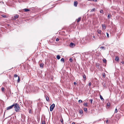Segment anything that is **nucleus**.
I'll return each mask as SVG.
<instances>
[{"mask_svg": "<svg viewBox=\"0 0 124 124\" xmlns=\"http://www.w3.org/2000/svg\"><path fill=\"white\" fill-rule=\"evenodd\" d=\"M14 108L16 112H18L19 111H20V108L19 106V104L16 103H14Z\"/></svg>", "mask_w": 124, "mask_h": 124, "instance_id": "nucleus-1", "label": "nucleus"}, {"mask_svg": "<svg viewBox=\"0 0 124 124\" xmlns=\"http://www.w3.org/2000/svg\"><path fill=\"white\" fill-rule=\"evenodd\" d=\"M99 36V38L100 39H101L103 40H104L105 39V36L103 35V34H102L101 35H100V36L98 35Z\"/></svg>", "mask_w": 124, "mask_h": 124, "instance_id": "nucleus-2", "label": "nucleus"}, {"mask_svg": "<svg viewBox=\"0 0 124 124\" xmlns=\"http://www.w3.org/2000/svg\"><path fill=\"white\" fill-rule=\"evenodd\" d=\"M55 106V104L54 103H53L52 105L50 106V111H52L53 110Z\"/></svg>", "mask_w": 124, "mask_h": 124, "instance_id": "nucleus-3", "label": "nucleus"}, {"mask_svg": "<svg viewBox=\"0 0 124 124\" xmlns=\"http://www.w3.org/2000/svg\"><path fill=\"white\" fill-rule=\"evenodd\" d=\"M14 104L8 107L7 108V110H9L13 108L14 107Z\"/></svg>", "mask_w": 124, "mask_h": 124, "instance_id": "nucleus-4", "label": "nucleus"}, {"mask_svg": "<svg viewBox=\"0 0 124 124\" xmlns=\"http://www.w3.org/2000/svg\"><path fill=\"white\" fill-rule=\"evenodd\" d=\"M75 46V44L72 42H71V43H70V47H74Z\"/></svg>", "mask_w": 124, "mask_h": 124, "instance_id": "nucleus-5", "label": "nucleus"}, {"mask_svg": "<svg viewBox=\"0 0 124 124\" xmlns=\"http://www.w3.org/2000/svg\"><path fill=\"white\" fill-rule=\"evenodd\" d=\"M45 98L46 101H48L49 102V98L47 95H45Z\"/></svg>", "mask_w": 124, "mask_h": 124, "instance_id": "nucleus-6", "label": "nucleus"}, {"mask_svg": "<svg viewBox=\"0 0 124 124\" xmlns=\"http://www.w3.org/2000/svg\"><path fill=\"white\" fill-rule=\"evenodd\" d=\"M97 32L98 34H100V35H101L102 34H103V32H101V31L100 30H98L97 31Z\"/></svg>", "mask_w": 124, "mask_h": 124, "instance_id": "nucleus-7", "label": "nucleus"}, {"mask_svg": "<svg viewBox=\"0 0 124 124\" xmlns=\"http://www.w3.org/2000/svg\"><path fill=\"white\" fill-rule=\"evenodd\" d=\"M19 15H16L14 16V18L13 19L14 20H15L16 18H18L19 16Z\"/></svg>", "mask_w": 124, "mask_h": 124, "instance_id": "nucleus-8", "label": "nucleus"}, {"mask_svg": "<svg viewBox=\"0 0 124 124\" xmlns=\"http://www.w3.org/2000/svg\"><path fill=\"white\" fill-rule=\"evenodd\" d=\"M44 64L43 63H41L40 64V67L41 68H43V65Z\"/></svg>", "mask_w": 124, "mask_h": 124, "instance_id": "nucleus-9", "label": "nucleus"}, {"mask_svg": "<svg viewBox=\"0 0 124 124\" xmlns=\"http://www.w3.org/2000/svg\"><path fill=\"white\" fill-rule=\"evenodd\" d=\"M78 2L77 1H75L74 2V5L75 7H77V5Z\"/></svg>", "mask_w": 124, "mask_h": 124, "instance_id": "nucleus-10", "label": "nucleus"}, {"mask_svg": "<svg viewBox=\"0 0 124 124\" xmlns=\"http://www.w3.org/2000/svg\"><path fill=\"white\" fill-rule=\"evenodd\" d=\"M23 11L25 12H28V11H29L30 10V9H27V8H25L24 9H23Z\"/></svg>", "mask_w": 124, "mask_h": 124, "instance_id": "nucleus-11", "label": "nucleus"}, {"mask_svg": "<svg viewBox=\"0 0 124 124\" xmlns=\"http://www.w3.org/2000/svg\"><path fill=\"white\" fill-rule=\"evenodd\" d=\"M81 19V17H79L77 19V22H79L80 21Z\"/></svg>", "mask_w": 124, "mask_h": 124, "instance_id": "nucleus-12", "label": "nucleus"}, {"mask_svg": "<svg viewBox=\"0 0 124 124\" xmlns=\"http://www.w3.org/2000/svg\"><path fill=\"white\" fill-rule=\"evenodd\" d=\"M111 16H112L110 14H108V19H110V18Z\"/></svg>", "mask_w": 124, "mask_h": 124, "instance_id": "nucleus-13", "label": "nucleus"}, {"mask_svg": "<svg viewBox=\"0 0 124 124\" xmlns=\"http://www.w3.org/2000/svg\"><path fill=\"white\" fill-rule=\"evenodd\" d=\"M83 78L84 80H85L86 79V76L84 74L83 76Z\"/></svg>", "mask_w": 124, "mask_h": 124, "instance_id": "nucleus-14", "label": "nucleus"}, {"mask_svg": "<svg viewBox=\"0 0 124 124\" xmlns=\"http://www.w3.org/2000/svg\"><path fill=\"white\" fill-rule=\"evenodd\" d=\"M115 60L116 61H118L119 60V57L118 56H116V57Z\"/></svg>", "mask_w": 124, "mask_h": 124, "instance_id": "nucleus-15", "label": "nucleus"}, {"mask_svg": "<svg viewBox=\"0 0 124 124\" xmlns=\"http://www.w3.org/2000/svg\"><path fill=\"white\" fill-rule=\"evenodd\" d=\"M100 99L102 101H103L104 100V99L103 98L102 96L101 95H100Z\"/></svg>", "mask_w": 124, "mask_h": 124, "instance_id": "nucleus-16", "label": "nucleus"}, {"mask_svg": "<svg viewBox=\"0 0 124 124\" xmlns=\"http://www.w3.org/2000/svg\"><path fill=\"white\" fill-rule=\"evenodd\" d=\"M105 73H103L102 74V76L104 78H105Z\"/></svg>", "mask_w": 124, "mask_h": 124, "instance_id": "nucleus-17", "label": "nucleus"}, {"mask_svg": "<svg viewBox=\"0 0 124 124\" xmlns=\"http://www.w3.org/2000/svg\"><path fill=\"white\" fill-rule=\"evenodd\" d=\"M102 28L105 29H106V28L105 26V24H102Z\"/></svg>", "mask_w": 124, "mask_h": 124, "instance_id": "nucleus-18", "label": "nucleus"}, {"mask_svg": "<svg viewBox=\"0 0 124 124\" xmlns=\"http://www.w3.org/2000/svg\"><path fill=\"white\" fill-rule=\"evenodd\" d=\"M79 113L80 114H83V112L82 110H79Z\"/></svg>", "mask_w": 124, "mask_h": 124, "instance_id": "nucleus-19", "label": "nucleus"}, {"mask_svg": "<svg viewBox=\"0 0 124 124\" xmlns=\"http://www.w3.org/2000/svg\"><path fill=\"white\" fill-rule=\"evenodd\" d=\"M60 56L59 55H57V56L56 58L58 60H59L60 58Z\"/></svg>", "mask_w": 124, "mask_h": 124, "instance_id": "nucleus-20", "label": "nucleus"}, {"mask_svg": "<svg viewBox=\"0 0 124 124\" xmlns=\"http://www.w3.org/2000/svg\"><path fill=\"white\" fill-rule=\"evenodd\" d=\"M61 61L63 62H64V58H62L61 59Z\"/></svg>", "mask_w": 124, "mask_h": 124, "instance_id": "nucleus-21", "label": "nucleus"}, {"mask_svg": "<svg viewBox=\"0 0 124 124\" xmlns=\"http://www.w3.org/2000/svg\"><path fill=\"white\" fill-rule=\"evenodd\" d=\"M100 48L101 49H103L104 50L105 49V47L103 46H101L100 47Z\"/></svg>", "mask_w": 124, "mask_h": 124, "instance_id": "nucleus-22", "label": "nucleus"}, {"mask_svg": "<svg viewBox=\"0 0 124 124\" xmlns=\"http://www.w3.org/2000/svg\"><path fill=\"white\" fill-rule=\"evenodd\" d=\"M18 79L17 80V83H19V82H20V77H19V76H18Z\"/></svg>", "mask_w": 124, "mask_h": 124, "instance_id": "nucleus-23", "label": "nucleus"}, {"mask_svg": "<svg viewBox=\"0 0 124 124\" xmlns=\"http://www.w3.org/2000/svg\"><path fill=\"white\" fill-rule=\"evenodd\" d=\"M1 91L2 92H4V88L3 87H2L1 88Z\"/></svg>", "mask_w": 124, "mask_h": 124, "instance_id": "nucleus-24", "label": "nucleus"}, {"mask_svg": "<svg viewBox=\"0 0 124 124\" xmlns=\"http://www.w3.org/2000/svg\"><path fill=\"white\" fill-rule=\"evenodd\" d=\"M84 110L85 112H87V109L86 108H84Z\"/></svg>", "mask_w": 124, "mask_h": 124, "instance_id": "nucleus-25", "label": "nucleus"}, {"mask_svg": "<svg viewBox=\"0 0 124 124\" xmlns=\"http://www.w3.org/2000/svg\"><path fill=\"white\" fill-rule=\"evenodd\" d=\"M84 105L86 107H87V106H88L87 103H84Z\"/></svg>", "mask_w": 124, "mask_h": 124, "instance_id": "nucleus-26", "label": "nucleus"}, {"mask_svg": "<svg viewBox=\"0 0 124 124\" xmlns=\"http://www.w3.org/2000/svg\"><path fill=\"white\" fill-rule=\"evenodd\" d=\"M69 61L70 62H72V58H70L69 59Z\"/></svg>", "mask_w": 124, "mask_h": 124, "instance_id": "nucleus-27", "label": "nucleus"}, {"mask_svg": "<svg viewBox=\"0 0 124 124\" xmlns=\"http://www.w3.org/2000/svg\"><path fill=\"white\" fill-rule=\"evenodd\" d=\"M1 16L2 17H3L4 18H7V16H6V15H2Z\"/></svg>", "mask_w": 124, "mask_h": 124, "instance_id": "nucleus-28", "label": "nucleus"}, {"mask_svg": "<svg viewBox=\"0 0 124 124\" xmlns=\"http://www.w3.org/2000/svg\"><path fill=\"white\" fill-rule=\"evenodd\" d=\"M103 86L104 88H106V84L105 83L103 85Z\"/></svg>", "mask_w": 124, "mask_h": 124, "instance_id": "nucleus-29", "label": "nucleus"}, {"mask_svg": "<svg viewBox=\"0 0 124 124\" xmlns=\"http://www.w3.org/2000/svg\"><path fill=\"white\" fill-rule=\"evenodd\" d=\"M95 8H93L91 10V12H92L95 10Z\"/></svg>", "mask_w": 124, "mask_h": 124, "instance_id": "nucleus-30", "label": "nucleus"}, {"mask_svg": "<svg viewBox=\"0 0 124 124\" xmlns=\"http://www.w3.org/2000/svg\"><path fill=\"white\" fill-rule=\"evenodd\" d=\"M92 85V83L91 82H90L89 83L88 85L89 86H91Z\"/></svg>", "mask_w": 124, "mask_h": 124, "instance_id": "nucleus-31", "label": "nucleus"}, {"mask_svg": "<svg viewBox=\"0 0 124 124\" xmlns=\"http://www.w3.org/2000/svg\"><path fill=\"white\" fill-rule=\"evenodd\" d=\"M14 77L15 78L16 77H18V76L16 74H15L14 75Z\"/></svg>", "mask_w": 124, "mask_h": 124, "instance_id": "nucleus-32", "label": "nucleus"}, {"mask_svg": "<svg viewBox=\"0 0 124 124\" xmlns=\"http://www.w3.org/2000/svg\"><path fill=\"white\" fill-rule=\"evenodd\" d=\"M117 112V109L116 108L115 109V113H116Z\"/></svg>", "mask_w": 124, "mask_h": 124, "instance_id": "nucleus-33", "label": "nucleus"}, {"mask_svg": "<svg viewBox=\"0 0 124 124\" xmlns=\"http://www.w3.org/2000/svg\"><path fill=\"white\" fill-rule=\"evenodd\" d=\"M103 62L104 63H105L106 62V60L105 59H104L103 60Z\"/></svg>", "mask_w": 124, "mask_h": 124, "instance_id": "nucleus-34", "label": "nucleus"}, {"mask_svg": "<svg viewBox=\"0 0 124 124\" xmlns=\"http://www.w3.org/2000/svg\"><path fill=\"white\" fill-rule=\"evenodd\" d=\"M61 123L63 124V120L62 119L61 120Z\"/></svg>", "mask_w": 124, "mask_h": 124, "instance_id": "nucleus-35", "label": "nucleus"}, {"mask_svg": "<svg viewBox=\"0 0 124 124\" xmlns=\"http://www.w3.org/2000/svg\"><path fill=\"white\" fill-rule=\"evenodd\" d=\"M88 1H93L96 2L97 1V0H88Z\"/></svg>", "mask_w": 124, "mask_h": 124, "instance_id": "nucleus-36", "label": "nucleus"}, {"mask_svg": "<svg viewBox=\"0 0 124 124\" xmlns=\"http://www.w3.org/2000/svg\"><path fill=\"white\" fill-rule=\"evenodd\" d=\"M110 106V103H109L108 104L107 103V106L108 107H109Z\"/></svg>", "mask_w": 124, "mask_h": 124, "instance_id": "nucleus-37", "label": "nucleus"}, {"mask_svg": "<svg viewBox=\"0 0 124 124\" xmlns=\"http://www.w3.org/2000/svg\"><path fill=\"white\" fill-rule=\"evenodd\" d=\"M90 102H91V104H92V101H93V99H90Z\"/></svg>", "mask_w": 124, "mask_h": 124, "instance_id": "nucleus-38", "label": "nucleus"}, {"mask_svg": "<svg viewBox=\"0 0 124 124\" xmlns=\"http://www.w3.org/2000/svg\"><path fill=\"white\" fill-rule=\"evenodd\" d=\"M78 102L79 103H81L82 102V101L81 100H80L78 101Z\"/></svg>", "mask_w": 124, "mask_h": 124, "instance_id": "nucleus-39", "label": "nucleus"}, {"mask_svg": "<svg viewBox=\"0 0 124 124\" xmlns=\"http://www.w3.org/2000/svg\"><path fill=\"white\" fill-rule=\"evenodd\" d=\"M59 39L58 38H57L56 39V41H58L59 40Z\"/></svg>", "mask_w": 124, "mask_h": 124, "instance_id": "nucleus-40", "label": "nucleus"}, {"mask_svg": "<svg viewBox=\"0 0 124 124\" xmlns=\"http://www.w3.org/2000/svg\"><path fill=\"white\" fill-rule=\"evenodd\" d=\"M42 124H45V121H42Z\"/></svg>", "mask_w": 124, "mask_h": 124, "instance_id": "nucleus-41", "label": "nucleus"}, {"mask_svg": "<svg viewBox=\"0 0 124 124\" xmlns=\"http://www.w3.org/2000/svg\"><path fill=\"white\" fill-rule=\"evenodd\" d=\"M103 11L102 10H101L100 11V13H103Z\"/></svg>", "mask_w": 124, "mask_h": 124, "instance_id": "nucleus-42", "label": "nucleus"}, {"mask_svg": "<svg viewBox=\"0 0 124 124\" xmlns=\"http://www.w3.org/2000/svg\"><path fill=\"white\" fill-rule=\"evenodd\" d=\"M107 37H109V34H108L107 33Z\"/></svg>", "mask_w": 124, "mask_h": 124, "instance_id": "nucleus-43", "label": "nucleus"}, {"mask_svg": "<svg viewBox=\"0 0 124 124\" xmlns=\"http://www.w3.org/2000/svg\"><path fill=\"white\" fill-rule=\"evenodd\" d=\"M96 66L97 67H98L99 66V64H97L96 65Z\"/></svg>", "mask_w": 124, "mask_h": 124, "instance_id": "nucleus-44", "label": "nucleus"}, {"mask_svg": "<svg viewBox=\"0 0 124 124\" xmlns=\"http://www.w3.org/2000/svg\"><path fill=\"white\" fill-rule=\"evenodd\" d=\"M74 84L75 85H76V84H77V83H76V82H74Z\"/></svg>", "mask_w": 124, "mask_h": 124, "instance_id": "nucleus-45", "label": "nucleus"}, {"mask_svg": "<svg viewBox=\"0 0 124 124\" xmlns=\"http://www.w3.org/2000/svg\"><path fill=\"white\" fill-rule=\"evenodd\" d=\"M108 120H106V122L107 123H108Z\"/></svg>", "mask_w": 124, "mask_h": 124, "instance_id": "nucleus-46", "label": "nucleus"}, {"mask_svg": "<svg viewBox=\"0 0 124 124\" xmlns=\"http://www.w3.org/2000/svg\"><path fill=\"white\" fill-rule=\"evenodd\" d=\"M72 124H75V123H74V122H73Z\"/></svg>", "mask_w": 124, "mask_h": 124, "instance_id": "nucleus-47", "label": "nucleus"}, {"mask_svg": "<svg viewBox=\"0 0 124 124\" xmlns=\"http://www.w3.org/2000/svg\"><path fill=\"white\" fill-rule=\"evenodd\" d=\"M122 64H123L124 63V62H122Z\"/></svg>", "mask_w": 124, "mask_h": 124, "instance_id": "nucleus-48", "label": "nucleus"}, {"mask_svg": "<svg viewBox=\"0 0 124 124\" xmlns=\"http://www.w3.org/2000/svg\"><path fill=\"white\" fill-rule=\"evenodd\" d=\"M95 36H93V38H95Z\"/></svg>", "mask_w": 124, "mask_h": 124, "instance_id": "nucleus-49", "label": "nucleus"}, {"mask_svg": "<svg viewBox=\"0 0 124 124\" xmlns=\"http://www.w3.org/2000/svg\"><path fill=\"white\" fill-rule=\"evenodd\" d=\"M30 112H31V111H30Z\"/></svg>", "mask_w": 124, "mask_h": 124, "instance_id": "nucleus-50", "label": "nucleus"}]
</instances>
